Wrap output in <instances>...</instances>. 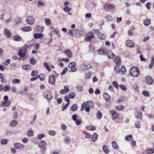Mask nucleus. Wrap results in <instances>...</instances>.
<instances>
[{
	"mask_svg": "<svg viewBox=\"0 0 154 154\" xmlns=\"http://www.w3.org/2000/svg\"><path fill=\"white\" fill-rule=\"evenodd\" d=\"M83 32L82 31H80L76 29H73L70 30L68 33V35H71L73 36L75 35L76 37H80L81 35H83Z\"/></svg>",
	"mask_w": 154,
	"mask_h": 154,
	"instance_id": "obj_1",
	"label": "nucleus"
},
{
	"mask_svg": "<svg viewBox=\"0 0 154 154\" xmlns=\"http://www.w3.org/2000/svg\"><path fill=\"white\" fill-rule=\"evenodd\" d=\"M130 74L133 76L137 77L138 76L140 73L139 69L137 67H132L130 70Z\"/></svg>",
	"mask_w": 154,
	"mask_h": 154,
	"instance_id": "obj_2",
	"label": "nucleus"
},
{
	"mask_svg": "<svg viewBox=\"0 0 154 154\" xmlns=\"http://www.w3.org/2000/svg\"><path fill=\"white\" fill-rule=\"evenodd\" d=\"M58 74L56 73L55 71L52 72V75L50 76L48 82L49 83L53 85L55 84L56 81V78L58 76Z\"/></svg>",
	"mask_w": 154,
	"mask_h": 154,
	"instance_id": "obj_3",
	"label": "nucleus"
},
{
	"mask_svg": "<svg viewBox=\"0 0 154 154\" xmlns=\"http://www.w3.org/2000/svg\"><path fill=\"white\" fill-rule=\"evenodd\" d=\"M43 95L46 99L50 100L52 98V96L51 92L49 90H46L44 91Z\"/></svg>",
	"mask_w": 154,
	"mask_h": 154,
	"instance_id": "obj_4",
	"label": "nucleus"
},
{
	"mask_svg": "<svg viewBox=\"0 0 154 154\" xmlns=\"http://www.w3.org/2000/svg\"><path fill=\"white\" fill-rule=\"evenodd\" d=\"M26 52V48H23L18 51V54L20 57L23 58L25 57Z\"/></svg>",
	"mask_w": 154,
	"mask_h": 154,
	"instance_id": "obj_5",
	"label": "nucleus"
},
{
	"mask_svg": "<svg viewBox=\"0 0 154 154\" xmlns=\"http://www.w3.org/2000/svg\"><path fill=\"white\" fill-rule=\"evenodd\" d=\"M103 7L105 9L107 10L114 9L115 7V5L113 4L106 3L104 4Z\"/></svg>",
	"mask_w": 154,
	"mask_h": 154,
	"instance_id": "obj_6",
	"label": "nucleus"
},
{
	"mask_svg": "<svg viewBox=\"0 0 154 154\" xmlns=\"http://www.w3.org/2000/svg\"><path fill=\"white\" fill-rule=\"evenodd\" d=\"M76 63H75L72 62L70 63L69 65V67L70 68V72H74L76 71V69L75 67Z\"/></svg>",
	"mask_w": 154,
	"mask_h": 154,
	"instance_id": "obj_7",
	"label": "nucleus"
},
{
	"mask_svg": "<svg viewBox=\"0 0 154 154\" xmlns=\"http://www.w3.org/2000/svg\"><path fill=\"white\" fill-rule=\"evenodd\" d=\"M126 46L132 48L135 46L134 42L131 40H127L125 42Z\"/></svg>",
	"mask_w": 154,
	"mask_h": 154,
	"instance_id": "obj_8",
	"label": "nucleus"
},
{
	"mask_svg": "<svg viewBox=\"0 0 154 154\" xmlns=\"http://www.w3.org/2000/svg\"><path fill=\"white\" fill-rule=\"evenodd\" d=\"M90 35L87 36L85 38V40L86 41H90L92 39L94 38V35L93 32H90L89 33Z\"/></svg>",
	"mask_w": 154,
	"mask_h": 154,
	"instance_id": "obj_9",
	"label": "nucleus"
},
{
	"mask_svg": "<svg viewBox=\"0 0 154 154\" xmlns=\"http://www.w3.org/2000/svg\"><path fill=\"white\" fill-rule=\"evenodd\" d=\"M26 21L28 24L32 25L34 22V19L32 16H29L27 17Z\"/></svg>",
	"mask_w": 154,
	"mask_h": 154,
	"instance_id": "obj_10",
	"label": "nucleus"
},
{
	"mask_svg": "<svg viewBox=\"0 0 154 154\" xmlns=\"http://www.w3.org/2000/svg\"><path fill=\"white\" fill-rule=\"evenodd\" d=\"M64 89H61L60 92L61 94H64L67 93L69 91V87L68 86H66L64 87Z\"/></svg>",
	"mask_w": 154,
	"mask_h": 154,
	"instance_id": "obj_11",
	"label": "nucleus"
},
{
	"mask_svg": "<svg viewBox=\"0 0 154 154\" xmlns=\"http://www.w3.org/2000/svg\"><path fill=\"white\" fill-rule=\"evenodd\" d=\"M145 81L147 84L150 85L152 83L153 80L151 76H148L146 77Z\"/></svg>",
	"mask_w": 154,
	"mask_h": 154,
	"instance_id": "obj_12",
	"label": "nucleus"
},
{
	"mask_svg": "<svg viewBox=\"0 0 154 154\" xmlns=\"http://www.w3.org/2000/svg\"><path fill=\"white\" fill-rule=\"evenodd\" d=\"M111 114L112 115L113 120H116L117 119L118 116L119 114L117 113L114 110H112L110 112Z\"/></svg>",
	"mask_w": 154,
	"mask_h": 154,
	"instance_id": "obj_13",
	"label": "nucleus"
},
{
	"mask_svg": "<svg viewBox=\"0 0 154 154\" xmlns=\"http://www.w3.org/2000/svg\"><path fill=\"white\" fill-rule=\"evenodd\" d=\"M114 62L117 66H120L121 63L120 57L119 56H116L114 58Z\"/></svg>",
	"mask_w": 154,
	"mask_h": 154,
	"instance_id": "obj_14",
	"label": "nucleus"
},
{
	"mask_svg": "<svg viewBox=\"0 0 154 154\" xmlns=\"http://www.w3.org/2000/svg\"><path fill=\"white\" fill-rule=\"evenodd\" d=\"M64 53L69 58H71L72 56V53L70 49H67L64 51Z\"/></svg>",
	"mask_w": 154,
	"mask_h": 154,
	"instance_id": "obj_15",
	"label": "nucleus"
},
{
	"mask_svg": "<svg viewBox=\"0 0 154 154\" xmlns=\"http://www.w3.org/2000/svg\"><path fill=\"white\" fill-rule=\"evenodd\" d=\"M33 36H34V38L35 39H37L38 38H40V39L42 38L43 37L44 35H43V34L42 33H35L34 34Z\"/></svg>",
	"mask_w": 154,
	"mask_h": 154,
	"instance_id": "obj_16",
	"label": "nucleus"
},
{
	"mask_svg": "<svg viewBox=\"0 0 154 154\" xmlns=\"http://www.w3.org/2000/svg\"><path fill=\"white\" fill-rule=\"evenodd\" d=\"M4 34L7 38H9L11 37V34L9 30L5 29L4 30Z\"/></svg>",
	"mask_w": 154,
	"mask_h": 154,
	"instance_id": "obj_17",
	"label": "nucleus"
},
{
	"mask_svg": "<svg viewBox=\"0 0 154 154\" xmlns=\"http://www.w3.org/2000/svg\"><path fill=\"white\" fill-rule=\"evenodd\" d=\"M98 53L100 55H105L106 54V51L104 48L100 49L98 51Z\"/></svg>",
	"mask_w": 154,
	"mask_h": 154,
	"instance_id": "obj_18",
	"label": "nucleus"
},
{
	"mask_svg": "<svg viewBox=\"0 0 154 154\" xmlns=\"http://www.w3.org/2000/svg\"><path fill=\"white\" fill-rule=\"evenodd\" d=\"M14 146L16 148L18 149H23L24 148V146L19 143L14 144Z\"/></svg>",
	"mask_w": 154,
	"mask_h": 154,
	"instance_id": "obj_19",
	"label": "nucleus"
},
{
	"mask_svg": "<svg viewBox=\"0 0 154 154\" xmlns=\"http://www.w3.org/2000/svg\"><path fill=\"white\" fill-rule=\"evenodd\" d=\"M46 144V142L45 141L42 140L39 144V146L41 148H44L45 150L46 149L45 146Z\"/></svg>",
	"mask_w": 154,
	"mask_h": 154,
	"instance_id": "obj_20",
	"label": "nucleus"
},
{
	"mask_svg": "<svg viewBox=\"0 0 154 154\" xmlns=\"http://www.w3.org/2000/svg\"><path fill=\"white\" fill-rule=\"evenodd\" d=\"M11 102L10 101H3L0 105L1 107H5L8 106L10 105Z\"/></svg>",
	"mask_w": 154,
	"mask_h": 154,
	"instance_id": "obj_21",
	"label": "nucleus"
},
{
	"mask_svg": "<svg viewBox=\"0 0 154 154\" xmlns=\"http://www.w3.org/2000/svg\"><path fill=\"white\" fill-rule=\"evenodd\" d=\"M107 54L108 57L109 58L113 59L115 56V55L111 51H109Z\"/></svg>",
	"mask_w": 154,
	"mask_h": 154,
	"instance_id": "obj_22",
	"label": "nucleus"
},
{
	"mask_svg": "<svg viewBox=\"0 0 154 154\" xmlns=\"http://www.w3.org/2000/svg\"><path fill=\"white\" fill-rule=\"evenodd\" d=\"M98 135L96 133H94L91 137V140L93 142H95L97 140Z\"/></svg>",
	"mask_w": 154,
	"mask_h": 154,
	"instance_id": "obj_23",
	"label": "nucleus"
},
{
	"mask_svg": "<svg viewBox=\"0 0 154 154\" xmlns=\"http://www.w3.org/2000/svg\"><path fill=\"white\" fill-rule=\"evenodd\" d=\"M146 152L148 154H152L154 153V149L151 147L148 148L146 149Z\"/></svg>",
	"mask_w": 154,
	"mask_h": 154,
	"instance_id": "obj_24",
	"label": "nucleus"
},
{
	"mask_svg": "<svg viewBox=\"0 0 154 154\" xmlns=\"http://www.w3.org/2000/svg\"><path fill=\"white\" fill-rule=\"evenodd\" d=\"M154 64V57L152 56L150 60V63L149 66V68L150 69L152 68Z\"/></svg>",
	"mask_w": 154,
	"mask_h": 154,
	"instance_id": "obj_25",
	"label": "nucleus"
},
{
	"mask_svg": "<svg viewBox=\"0 0 154 154\" xmlns=\"http://www.w3.org/2000/svg\"><path fill=\"white\" fill-rule=\"evenodd\" d=\"M44 27L42 26L39 25L36 26L35 27V29L37 32L42 31L44 29Z\"/></svg>",
	"mask_w": 154,
	"mask_h": 154,
	"instance_id": "obj_26",
	"label": "nucleus"
},
{
	"mask_svg": "<svg viewBox=\"0 0 154 154\" xmlns=\"http://www.w3.org/2000/svg\"><path fill=\"white\" fill-rule=\"evenodd\" d=\"M103 97L107 101H108L110 100L111 97L108 95L107 93H104L103 94Z\"/></svg>",
	"mask_w": 154,
	"mask_h": 154,
	"instance_id": "obj_27",
	"label": "nucleus"
},
{
	"mask_svg": "<svg viewBox=\"0 0 154 154\" xmlns=\"http://www.w3.org/2000/svg\"><path fill=\"white\" fill-rule=\"evenodd\" d=\"M22 30L25 32L29 31L32 30V28L31 26H27L23 28Z\"/></svg>",
	"mask_w": 154,
	"mask_h": 154,
	"instance_id": "obj_28",
	"label": "nucleus"
},
{
	"mask_svg": "<svg viewBox=\"0 0 154 154\" xmlns=\"http://www.w3.org/2000/svg\"><path fill=\"white\" fill-rule=\"evenodd\" d=\"M125 98L124 97H121L116 101V103H120L122 102L123 101Z\"/></svg>",
	"mask_w": 154,
	"mask_h": 154,
	"instance_id": "obj_29",
	"label": "nucleus"
},
{
	"mask_svg": "<svg viewBox=\"0 0 154 154\" xmlns=\"http://www.w3.org/2000/svg\"><path fill=\"white\" fill-rule=\"evenodd\" d=\"M151 20L148 18L146 19L143 21V23L145 26L149 25L151 23Z\"/></svg>",
	"mask_w": 154,
	"mask_h": 154,
	"instance_id": "obj_30",
	"label": "nucleus"
},
{
	"mask_svg": "<svg viewBox=\"0 0 154 154\" xmlns=\"http://www.w3.org/2000/svg\"><path fill=\"white\" fill-rule=\"evenodd\" d=\"M126 140L129 141L132 140V136L131 134L128 135L125 137Z\"/></svg>",
	"mask_w": 154,
	"mask_h": 154,
	"instance_id": "obj_31",
	"label": "nucleus"
},
{
	"mask_svg": "<svg viewBox=\"0 0 154 154\" xmlns=\"http://www.w3.org/2000/svg\"><path fill=\"white\" fill-rule=\"evenodd\" d=\"M21 22V20L20 18H17L15 20V25L16 26H17V25L20 23Z\"/></svg>",
	"mask_w": 154,
	"mask_h": 154,
	"instance_id": "obj_32",
	"label": "nucleus"
},
{
	"mask_svg": "<svg viewBox=\"0 0 154 154\" xmlns=\"http://www.w3.org/2000/svg\"><path fill=\"white\" fill-rule=\"evenodd\" d=\"M27 135L29 137H31L33 136V132L31 128H29L27 131Z\"/></svg>",
	"mask_w": 154,
	"mask_h": 154,
	"instance_id": "obj_33",
	"label": "nucleus"
},
{
	"mask_svg": "<svg viewBox=\"0 0 154 154\" xmlns=\"http://www.w3.org/2000/svg\"><path fill=\"white\" fill-rule=\"evenodd\" d=\"M22 67L24 69L28 70L30 69L31 67V66L30 65L28 64L25 65H23Z\"/></svg>",
	"mask_w": 154,
	"mask_h": 154,
	"instance_id": "obj_34",
	"label": "nucleus"
},
{
	"mask_svg": "<svg viewBox=\"0 0 154 154\" xmlns=\"http://www.w3.org/2000/svg\"><path fill=\"white\" fill-rule=\"evenodd\" d=\"M68 96L71 99H73L75 97V94L73 92H71L69 93Z\"/></svg>",
	"mask_w": 154,
	"mask_h": 154,
	"instance_id": "obj_35",
	"label": "nucleus"
},
{
	"mask_svg": "<svg viewBox=\"0 0 154 154\" xmlns=\"http://www.w3.org/2000/svg\"><path fill=\"white\" fill-rule=\"evenodd\" d=\"M45 22L47 26H50L51 24V21L50 19L46 18L45 19Z\"/></svg>",
	"mask_w": 154,
	"mask_h": 154,
	"instance_id": "obj_36",
	"label": "nucleus"
},
{
	"mask_svg": "<svg viewBox=\"0 0 154 154\" xmlns=\"http://www.w3.org/2000/svg\"><path fill=\"white\" fill-rule=\"evenodd\" d=\"M124 108V106L122 105L117 106H116V109L118 111H121L123 110Z\"/></svg>",
	"mask_w": 154,
	"mask_h": 154,
	"instance_id": "obj_37",
	"label": "nucleus"
},
{
	"mask_svg": "<svg viewBox=\"0 0 154 154\" xmlns=\"http://www.w3.org/2000/svg\"><path fill=\"white\" fill-rule=\"evenodd\" d=\"M44 66L46 69L49 71H51V68L48 66L47 63H44L43 64Z\"/></svg>",
	"mask_w": 154,
	"mask_h": 154,
	"instance_id": "obj_38",
	"label": "nucleus"
},
{
	"mask_svg": "<svg viewBox=\"0 0 154 154\" xmlns=\"http://www.w3.org/2000/svg\"><path fill=\"white\" fill-rule=\"evenodd\" d=\"M142 113L141 112H137L136 114V116L137 119H140L142 117Z\"/></svg>",
	"mask_w": 154,
	"mask_h": 154,
	"instance_id": "obj_39",
	"label": "nucleus"
},
{
	"mask_svg": "<svg viewBox=\"0 0 154 154\" xmlns=\"http://www.w3.org/2000/svg\"><path fill=\"white\" fill-rule=\"evenodd\" d=\"M87 129L88 130L94 131L96 130V128L94 126L90 125L87 127Z\"/></svg>",
	"mask_w": 154,
	"mask_h": 154,
	"instance_id": "obj_40",
	"label": "nucleus"
},
{
	"mask_svg": "<svg viewBox=\"0 0 154 154\" xmlns=\"http://www.w3.org/2000/svg\"><path fill=\"white\" fill-rule=\"evenodd\" d=\"M86 103V106H88L90 108H92L93 106V103L92 102L88 101Z\"/></svg>",
	"mask_w": 154,
	"mask_h": 154,
	"instance_id": "obj_41",
	"label": "nucleus"
},
{
	"mask_svg": "<svg viewBox=\"0 0 154 154\" xmlns=\"http://www.w3.org/2000/svg\"><path fill=\"white\" fill-rule=\"evenodd\" d=\"M17 124V121L13 120L10 122V125L12 127H15Z\"/></svg>",
	"mask_w": 154,
	"mask_h": 154,
	"instance_id": "obj_42",
	"label": "nucleus"
},
{
	"mask_svg": "<svg viewBox=\"0 0 154 154\" xmlns=\"http://www.w3.org/2000/svg\"><path fill=\"white\" fill-rule=\"evenodd\" d=\"M14 40L16 41H19L21 40V38L18 35H15L13 37Z\"/></svg>",
	"mask_w": 154,
	"mask_h": 154,
	"instance_id": "obj_43",
	"label": "nucleus"
},
{
	"mask_svg": "<svg viewBox=\"0 0 154 154\" xmlns=\"http://www.w3.org/2000/svg\"><path fill=\"white\" fill-rule=\"evenodd\" d=\"M4 76L2 73H0V79H1V82L2 83H5L6 82V80L4 79Z\"/></svg>",
	"mask_w": 154,
	"mask_h": 154,
	"instance_id": "obj_44",
	"label": "nucleus"
},
{
	"mask_svg": "<svg viewBox=\"0 0 154 154\" xmlns=\"http://www.w3.org/2000/svg\"><path fill=\"white\" fill-rule=\"evenodd\" d=\"M78 106L76 104H73L71 108V110L72 111H75L77 109Z\"/></svg>",
	"mask_w": 154,
	"mask_h": 154,
	"instance_id": "obj_45",
	"label": "nucleus"
},
{
	"mask_svg": "<svg viewBox=\"0 0 154 154\" xmlns=\"http://www.w3.org/2000/svg\"><path fill=\"white\" fill-rule=\"evenodd\" d=\"M112 145L114 149H117L118 148V145L115 141H114L112 143Z\"/></svg>",
	"mask_w": 154,
	"mask_h": 154,
	"instance_id": "obj_46",
	"label": "nucleus"
},
{
	"mask_svg": "<svg viewBox=\"0 0 154 154\" xmlns=\"http://www.w3.org/2000/svg\"><path fill=\"white\" fill-rule=\"evenodd\" d=\"M8 140L7 139H2L1 140V143L2 145L6 144L8 143Z\"/></svg>",
	"mask_w": 154,
	"mask_h": 154,
	"instance_id": "obj_47",
	"label": "nucleus"
},
{
	"mask_svg": "<svg viewBox=\"0 0 154 154\" xmlns=\"http://www.w3.org/2000/svg\"><path fill=\"white\" fill-rule=\"evenodd\" d=\"M119 87L123 91H126L127 90V89L126 87L123 85L122 84L119 85Z\"/></svg>",
	"mask_w": 154,
	"mask_h": 154,
	"instance_id": "obj_48",
	"label": "nucleus"
},
{
	"mask_svg": "<svg viewBox=\"0 0 154 154\" xmlns=\"http://www.w3.org/2000/svg\"><path fill=\"white\" fill-rule=\"evenodd\" d=\"M120 72H121L122 74H124L126 72V69L124 67H122L121 70L120 69Z\"/></svg>",
	"mask_w": 154,
	"mask_h": 154,
	"instance_id": "obj_49",
	"label": "nucleus"
},
{
	"mask_svg": "<svg viewBox=\"0 0 154 154\" xmlns=\"http://www.w3.org/2000/svg\"><path fill=\"white\" fill-rule=\"evenodd\" d=\"M103 151L106 153H108L109 152V151L107 149L106 146L105 145H104L103 147Z\"/></svg>",
	"mask_w": 154,
	"mask_h": 154,
	"instance_id": "obj_50",
	"label": "nucleus"
},
{
	"mask_svg": "<svg viewBox=\"0 0 154 154\" xmlns=\"http://www.w3.org/2000/svg\"><path fill=\"white\" fill-rule=\"evenodd\" d=\"M20 92L21 94H23L24 95H26L28 93L27 89L26 88H25L24 91H20Z\"/></svg>",
	"mask_w": 154,
	"mask_h": 154,
	"instance_id": "obj_51",
	"label": "nucleus"
},
{
	"mask_svg": "<svg viewBox=\"0 0 154 154\" xmlns=\"http://www.w3.org/2000/svg\"><path fill=\"white\" fill-rule=\"evenodd\" d=\"M63 10L66 12H69L71 11V8L70 7H68L67 6H65L63 8Z\"/></svg>",
	"mask_w": 154,
	"mask_h": 154,
	"instance_id": "obj_52",
	"label": "nucleus"
},
{
	"mask_svg": "<svg viewBox=\"0 0 154 154\" xmlns=\"http://www.w3.org/2000/svg\"><path fill=\"white\" fill-rule=\"evenodd\" d=\"M49 134L51 136H54L56 134V132L53 130H50Z\"/></svg>",
	"mask_w": 154,
	"mask_h": 154,
	"instance_id": "obj_53",
	"label": "nucleus"
},
{
	"mask_svg": "<svg viewBox=\"0 0 154 154\" xmlns=\"http://www.w3.org/2000/svg\"><path fill=\"white\" fill-rule=\"evenodd\" d=\"M112 85L116 89H118L119 85L118 83L116 81H114L112 82Z\"/></svg>",
	"mask_w": 154,
	"mask_h": 154,
	"instance_id": "obj_54",
	"label": "nucleus"
},
{
	"mask_svg": "<svg viewBox=\"0 0 154 154\" xmlns=\"http://www.w3.org/2000/svg\"><path fill=\"white\" fill-rule=\"evenodd\" d=\"M118 66H115L114 67V71L117 73H119L120 72V69Z\"/></svg>",
	"mask_w": 154,
	"mask_h": 154,
	"instance_id": "obj_55",
	"label": "nucleus"
},
{
	"mask_svg": "<svg viewBox=\"0 0 154 154\" xmlns=\"http://www.w3.org/2000/svg\"><path fill=\"white\" fill-rule=\"evenodd\" d=\"M12 82L14 83H20V81L18 79H14L12 80Z\"/></svg>",
	"mask_w": 154,
	"mask_h": 154,
	"instance_id": "obj_56",
	"label": "nucleus"
},
{
	"mask_svg": "<svg viewBox=\"0 0 154 154\" xmlns=\"http://www.w3.org/2000/svg\"><path fill=\"white\" fill-rule=\"evenodd\" d=\"M70 139L69 137H66L64 140V142H65L67 143V144H69V143L70 142Z\"/></svg>",
	"mask_w": 154,
	"mask_h": 154,
	"instance_id": "obj_57",
	"label": "nucleus"
},
{
	"mask_svg": "<svg viewBox=\"0 0 154 154\" xmlns=\"http://www.w3.org/2000/svg\"><path fill=\"white\" fill-rule=\"evenodd\" d=\"M86 103L85 102V103H83L82 104V105L81 108L80 109V110L81 111H83L84 109L85 108V107H86Z\"/></svg>",
	"mask_w": 154,
	"mask_h": 154,
	"instance_id": "obj_58",
	"label": "nucleus"
},
{
	"mask_svg": "<svg viewBox=\"0 0 154 154\" xmlns=\"http://www.w3.org/2000/svg\"><path fill=\"white\" fill-rule=\"evenodd\" d=\"M142 94L143 95L146 97L149 96V93L146 91H143L142 92Z\"/></svg>",
	"mask_w": 154,
	"mask_h": 154,
	"instance_id": "obj_59",
	"label": "nucleus"
},
{
	"mask_svg": "<svg viewBox=\"0 0 154 154\" xmlns=\"http://www.w3.org/2000/svg\"><path fill=\"white\" fill-rule=\"evenodd\" d=\"M11 89V87L9 85H6L4 88V91H9Z\"/></svg>",
	"mask_w": 154,
	"mask_h": 154,
	"instance_id": "obj_60",
	"label": "nucleus"
},
{
	"mask_svg": "<svg viewBox=\"0 0 154 154\" xmlns=\"http://www.w3.org/2000/svg\"><path fill=\"white\" fill-rule=\"evenodd\" d=\"M30 64L32 65H34L36 62V60L33 59H32L30 60Z\"/></svg>",
	"mask_w": 154,
	"mask_h": 154,
	"instance_id": "obj_61",
	"label": "nucleus"
},
{
	"mask_svg": "<svg viewBox=\"0 0 154 154\" xmlns=\"http://www.w3.org/2000/svg\"><path fill=\"white\" fill-rule=\"evenodd\" d=\"M135 128H140V125L139 122H138L137 121L135 122Z\"/></svg>",
	"mask_w": 154,
	"mask_h": 154,
	"instance_id": "obj_62",
	"label": "nucleus"
},
{
	"mask_svg": "<svg viewBox=\"0 0 154 154\" xmlns=\"http://www.w3.org/2000/svg\"><path fill=\"white\" fill-rule=\"evenodd\" d=\"M38 74V71L36 70H33L31 73V75L32 76L36 75Z\"/></svg>",
	"mask_w": 154,
	"mask_h": 154,
	"instance_id": "obj_63",
	"label": "nucleus"
},
{
	"mask_svg": "<svg viewBox=\"0 0 154 154\" xmlns=\"http://www.w3.org/2000/svg\"><path fill=\"white\" fill-rule=\"evenodd\" d=\"M97 118L100 119L102 117V114L100 112V111H98L97 113Z\"/></svg>",
	"mask_w": 154,
	"mask_h": 154,
	"instance_id": "obj_64",
	"label": "nucleus"
}]
</instances>
